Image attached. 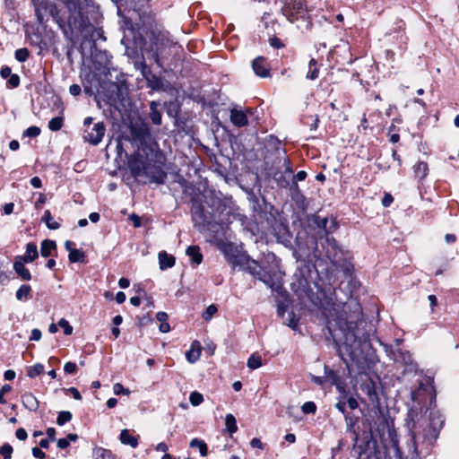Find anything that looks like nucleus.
<instances>
[{
  "instance_id": "1",
  "label": "nucleus",
  "mask_w": 459,
  "mask_h": 459,
  "mask_svg": "<svg viewBox=\"0 0 459 459\" xmlns=\"http://www.w3.org/2000/svg\"><path fill=\"white\" fill-rule=\"evenodd\" d=\"M361 317L360 306L358 303L354 304V312L351 319L340 317L336 325L345 333V341L342 346L339 347V354L343 362L350 366V363L359 362L362 357L360 349V340H359L353 333L356 326V322Z\"/></svg>"
},
{
  "instance_id": "2",
  "label": "nucleus",
  "mask_w": 459,
  "mask_h": 459,
  "mask_svg": "<svg viewBox=\"0 0 459 459\" xmlns=\"http://www.w3.org/2000/svg\"><path fill=\"white\" fill-rule=\"evenodd\" d=\"M230 264L233 269L238 268L257 278L283 299L287 298L288 292L283 289L276 275H272L264 271L255 260L251 259L246 253L240 251Z\"/></svg>"
},
{
  "instance_id": "3",
  "label": "nucleus",
  "mask_w": 459,
  "mask_h": 459,
  "mask_svg": "<svg viewBox=\"0 0 459 459\" xmlns=\"http://www.w3.org/2000/svg\"><path fill=\"white\" fill-rule=\"evenodd\" d=\"M205 204L212 208V212L206 211L199 197L191 199V213L194 226L199 231H214L219 227L216 212L222 206L219 198L204 195Z\"/></svg>"
},
{
  "instance_id": "4",
  "label": "nucleus",
  "mask_w": 459,
  "mask_h": 459,
  "mask_svg": "<svg viewBox=\"0 0 459 459\" xmlns=\"http://www.w3.org/2000/svg\"><path fill=\"white\" fill-rule=\"evenodd\" d=\"M165 155L160 151L152 152V159L147 158L143 177L149 179L151 183L163 184L167 178V173L164 170Z\"/></svg>"
},
{
  "instance_id": "5",
  "label": "nucleus",
  "mask_w": 459,
  "mask_h": 459,
  "mask_svg": "<svg viewBox=\"0 0 459 459\" xmlns=\"http://www.w3.org/2000/svg\"><path fill=\"white\" fill-rule=\"evenodd\" d=\"M105 132L106 126L104 123L98 122L84 130L83 139L92 145H98L102 141Z\"/></svg>"
},
{
  "instance_id": "6",
  "label": "nucleus",
  "mask_w": 459,
  "mask_h": 459,
  "mask_svg": "<svg viewBox=\"0 0 459 459\" xmlns=\"http://www.w3.org/2000/svg\"><path fill=\"white\" fill-rule=\"evenodd\" d=\"M378 384H380L379 381L368 377L360 385L362 392L368 396V402L374 407H379L380 405Z\"/></svg>"
},
{
  "instance_id": "7",
  "label": "nucleus",
  "mask_w": 459,
  "mask_h": 459,
  "mask_svg": "<svg viewBox=\"0 0 459 459\" xmlns=\"http://www.w3.org/2000/svg\"><path fill=\"white\" fill-rule=\"evenodd\" d=\"M321 246L325 250L324 255L325 258H327L332 264H335L340 252L335 239L326 234L324 242L321 243Z\"/></svg>"
},
{
  "instance_id": "8",
  "label": "nucleus",
  "mask_w": 459,
  "mask_h": 459,
  "mask_svg": "<svg viewBox=\"0 0 459 459\" xmlns=\"http://www.w3.org/2000/svg\"><path fill=\"white\" fill-rule=\"evenodd\" d=\"M304 9L303 4L299 0H286L282 7V13L290 22L297 19V14L300 13Z\"/></svg>"
},
{
  "instance_id": "9",
  "label": "nucleus",
  "mask_w": 459,
  "mask_h": 459,
  "mask_svg": "<svg viewBox=\"0 0 459 459\" xmlns=\"http://www.w3.org/2000/svg\"><path fill=\"white\" fill-rule=\"evenodd\" d=\"M252 68L254 73L262 78L270 76V66L264 56H257L252 62Z\"/></svg>"
},
{
  "instance_id": "10",
  "label": "nucleus",
  "mask_w": 459,
  "mask_h": 459,
  "mask_svg": "<svg viewBox=\"0 0 459 459\" xmlns=\"http://www.w3.org/2000/svg\"><path fill=\"white\" fill-rule=\"evenodd\" d=\"M146 163L147 160H143L139 155L134 156L131 159H129L128 167L130 169L132 175L136 178L143 177V171L145 170Z\"/></svg>"
},
{
  "instance_id": "11",
  "label": "nucleus",
  "mask_w": 459,
  "mask_h": 459,
  "mask_svg": "<svg viewBox=\"0 0 459 459\" xmlns=\"http://www.w3.org/2000/svg\"><path fill=\"white\" fill-rule=\"evenodd\" d=\"M325 382H329L331 385H335L340 393H345L343 383L342 382L341 377L337 372L333 369L325 368Z\"/></svg>"
},
{
  "instance_id": "12",
  "label": "nucleus",
  "mask_w": 459,
  "mask_h": 459,
  "mask_svg": "<svg viewBox=\"0 0 459 459\" xmlns=\"http://www.w3.org/2000/svg\"><path fill=\"white\" fill-rule=\"evenodd\" d=\"M133 136L135 140L139 141L141 145L148 144L152 140L150 129L147 126L132 129Z\"/></svg>"
},
{
  "instance_id": "13",
  "label": "nucleus",
  "mask_w": 459,
  "mask_h": 459,
  "mask_svg": "<svg viewBox=\"0 0 459 459\" xmlns=\"http://www.w3.org/2000/svg\"><path fill=\"white\" fill-rule=\"evenodd\" d=\"M26 262L22 261L20 255H17L13 263V270L23 281L31 280V273L24 265Z\"/></svg>"
},
{
  "instance_id": "14",
  "label": "nucleus",
  "mask_w": 459,
  "mask_h": 459,
  "mask_svg": "<svg viewBox=\"0 0 459 459\" xmlns=\"http://www.w3.org/2000/svg\"><path fill=\"white\" fill-rule=\"evenodd\" d=\"M220 249L223 253L226 260L230 264L234 257H236L237 255L239 254L241 251L234 244L228 242V243H222L220 247Z\"/></svg>"
},
{
  "instance_id": "15",
  "label": "nucleus",
  "mask_w": 459,
  "mask_h": 459,
  "mask_svg": "<svg viewBox=\"0 0 459 459\" xmlns=\"http://www.w3.org/2000/svg\"><path fill=\"white\" fill-rule=\"evenodd\" d=\"M230 121L234 126L242 127L247 125V117L244 111L233 108L230 111Z\"/></svg>"
},
{
  "instance_id": "16",
  "label": "nucleus",
  "mask_w": 459,
  "mask_h": 459,
  "mask_svg": "<svg viewBox=\"0 0 459 459\" xmlns=\"http://www.w3.org/2000/svg\"><path fill=\"white\" fill-rule=\"evenodd\" d=\"M158 258L160 270H167L175 264V257L172 255H169L166 251L160 252Z\"/></svg>"
},
{
  "instance_id": "17",
  "label": "nucleus",
  "mask_w": 459,
  "mask_h": 459,
  "mask_svg": "<svg viewBox=\"0 0 459 459\" xmlns=\"http://www.w3.org/2000/svg\"><path fill=\"white\" fill-rule=\"evenodd\" d=\"M201 356V345L199 342L194 341L190 349L186 352V358L189 363L196 362Z\"/></svg>"
},
{
  "instance_id": "18",
  "label": "nucleus",
  "mask_w": 459,
  "mask_h": 459,
  "mask_svg": "<svg viewBox=\"0 0 459 459\" xmlns=\"http://www.w3.org/2000/svg\"><path fill=\"white\" fill-rule=\"evenodd\" d=\"M22 260L27 263H32L39 256L37 245L33 242H29L26 245V252L24 255H20Z\"/></svg>"
},
{
  "instance_id": "19",
  "label": "nucleus",
  "mask_w": 459,
  "mask_h": 459,
  "mask_svg": "<svg viewBox=\"0 0 459 459\" xmlns=\"http://www.w3.org/2000/svg\"><path fill=\"white\" fill-rule=\"evenodd\" d=\"M22 404L31 411H36L39 408V402L31 393L24 394L22 396Z\"/></svg>"
},
{
  "instance_id": "20",
  "label": "nucleus",
  "mask_w": 459,
  "mask_h": 459,
  "mask_svg": "<svg viewBox=\"0 0 459 459\" xmlns=\"http://www.w3.org/2000/svg\"><path fill=\"white\" fill-rule=\"evenodd\" d=\"M160 104L156 101H152L150 103V114L149 117L153 125L160 126L162 121V117L160 111L158 109Z\"/></svg>"
},
{
  "instance_id": "21",
  "label": "nucleus",
  "mask_w": 459,
  "mask_h": 459,
  "mask_svg": "<svg viewBox=\"0 0 459 459\" xmlns=\"http://www.w3.org/2000/svg\"><path fill=\"white\" fill-rule=\"evenodd\" d=\"M119 439L122 444L128 445L133 448H135L138 446L137 438L132 436L127 429H123L121 431Z\"/></svg>"
},
{
  "instance_id": "22",
  "label": "nucleus",
  "mask_w": 459,
  "mask_h": 459,
  "mask_svg": "<svg viewBox=\"0 0 459 459\" xmlns=\"http://www.w3.org/2000/svg\"><path fill=\"white\" fill-rule=\"evenodd\" d=\"M290 192L291 198L298 204L299 203L303 204L305 202V196L302 194L298 183L291 182V185L290 186Z\"/></svg>"
},
{
  "instance_id": "23",
  "label": "nucleus",
  "mask_w": 459,
  "mask_h": 459,
  "mask_svg": "<svg viewBox=\"0 0 459 459\" xmlns=\"http://www.w3.org/2000/svg\"><path fill=\"white\" fill-rule=\"evenodd\" d=\"M186 255L191 258L192 262L195 264H200L203 261V255L197 246H190L186 249Z\"/></svg>"
},
{
  "instance_id": "24",
  "label": "nucleus",
  "mask_w": 459,
  "mask_h": 459,
  "mask_svg": "<svg viewBox=\"0 0 459 459\" xmlns=\"http://www.w3.org/2000/svg\"><path fill=\"white\" fill-rule=\"evenodd\" d=\"M56 247V245L54 240L45 239L41 242L40 254L43 257H48Z\"/></svg>"
},
{
  "instance_id": "25",
  "label": "nucleus",
  "mask_w": 459,
  "mask_h": 459,
  "mask_svg": "<svg viewBox=\"0 0 459 459\" xmlns=\"http://www.w3.org/2000/svg\"><path fill=\"white\" fill-rule=\"evenodd\" d=\"M32 3L34 4L35 15L37 17L38 22L41 24L44 22L43 12L47 9L46 3L43 1L36 0H32Z\"/></svg>"
},
{
  "instance_id": "26",
  "label": "nucleus",
  "mask_w": 459,
  "mask_h": 459,
  "mask_svg": "<svg viewBox=\"0 0 459 459\" xmlns=\"http://www.w3.org/2000/svg\"><path fill=\"white\" fill-rule=\"evenodd\" d=\"M147 87L153 91H160L163 88L162 79L156 74H152L146 79Z\"/></svg>"
},
{
  "instance_id": "27",
  "label": "nucleus",
  "mask_w": 459,
  "mask_h": 459,
  "mask_svg": "<svg viewBox=\"0 0 459 459\" xmlns=\"http://www.w3.org/2000/svg\"><path fill=\"white\" fill-rule=\"evenodd\" d=\"M31 287L28 284H22L16 290L15 296L19 301H26L30 298Z\"/></svg>"
},
{
  "instance_id": "28",
  "label": "nucleus",
  "mask_w": 459,
  "mask_h": 459,
  "mask_svg": "<svg viewBox=\"0 0 459 459\" xmlns=\"http://www.w3.org/2000/svg\"><path fill=\"white\" fill-rule=\"evenodd\" d=\"M41 220L49 230H57L60 228V224L53 219L49 210L45 211Z\"/></svg>"
},
{
  "instance_id": "29",
  "label": "nucleus",
  "mask_w": 459,
  "mask_h": 459,
  "mask_svg": "<svg viewBox=\"0 0 459 459\" xmlns=\"http://www.w3.org/2000/svg\"><path fill=\"white\" fill-rule=\"evenodd\" d=\"M225 426L227 431L232 435L237 432L238 426H237V420L233 414L229 413L225 417Z\"/></svg>"
},
{
  "instance_id": "30",
  "label": "nucleus",
  "mask_w": 459,
  "mask_h": 459,
  "mask_svg": "<svg viewBox=\"0 0 459 459\" xmlns=\"http://www.w3.org/2000/svg\"><path fill=\"white\" fill-rule=\"evenodd\" d=\"M190 447H197L202 456H206L208 454V448L206 443L199 438H194L190 441Z\"/></svg>"
},
{
  "instance_id": "31",
  "label": "nucleus",
  "mask_w": 459,
  "mask_h": 459,
  "mask_svg": "<svg viewBox=\"0 0 459 459\" xmlns=\"http://www.w3.org/2000/svg\"><path fill=\"white\" fill-rule=\"evenodd\" d=\"M94 459H115L111 451L103 447H95L93 449Z\"/></svg>"
},
{
  "instance_id": "32",
  "label": "nucleus",
  "mask_w": 459,
  "mask_h": 459,
  "mask_svg": "<svg viewBox=\"0 0 459 459\" xmlns=\"http://www.w3.org/2000/svg\"><path fill=\"white\" fill-rule=\"evenodd\" d=\"M413 169H414L415 176L417 178L422 179L427 176L429 167L426 162L419 161L414 165Z\"/></svg>"
},
{
  "instance_id": "33",
  "label": "nucleus",
  "mask_w": 459,
  "mask_h": 459,
  "mask_svg": "<svg viewBox=\"0 0 459 459\" xmlns=\"http://www.w3.org/2000/svg\"><path fill=\"white\" fill-rule=\"evenodd\" d=\"M318 74L317 62L315 58H311L308 63V71L306 77L309 80H316L318 77Z\"/></svg>"
},
{
  "instance_id": "34",
  "label": "nucleus",
  "mask_w": 459,
  "mask_h": 459,
  "mask_svg": "<svg viewBox=\"0 0 459 459\" xmlns=\"http://www.w3.org/2000/svg\"><path fill=\"white\" fill-rule=\"evenodd\" d=\"M85 255L81 249H71L68 259L71 263H79L84 261Z\"/></svg>"
},
{
  "instance_id": "35",
  "label": "nucleus",
  "mask_w": 459,
  "mask_h": 459,
  "mask_svg": "<svg viewBox=\"0 0 459 459\" xmlns=\"http://www.w3.org/2000/svg\"><path fill=\"white\" fill-rule=\"evenodd\" d=\"M407 425L409 427L410 431L411 432V445L410 446V450H411V453L415 456H419L420 455V452L418 451V446H417V442H416L417 436H416V433L413 430V429L415 427V423H412V425L411 426V423L407 422Z\"/></svg>"
},
{
  "instance_id": "36",
  "label": "nucleus",
  "mask_w": 459,
  "mask_h": 459,
  "mask_svg": "<svg viewBox=\"0 0 459 459\" xmlns=\"http://www.w3.org/2000/svg\"><path fill=\"white\" fill-rule=\"evenodd\" d=\"M43 372L44 366L40 363H36L27 369V376L30 378H35L36 377L41 375Z\"/></svg>"
},
{
  "instance_id": "37",
  "label": "nucleus",
  "mask_w": 459,
  "mask_h": 459,
  "mask_svg": "<svg viewBox=\"0 0 459 459\" xmlns=\"http://www.w3.org/2000/svg\"><path fill=\"white\" fill-rule=\"evenodd\" d=\"M344 420H345V423H346L347 431L355 434V441H357L358 434L356 433V430L354 429V426L357 423V419L351 416L350 414H345Z\"/></svg>"
},
{
  "instance_id": "38",
  "label": "nucleus",
  "mask_w": 459,
  "mask_h": 459,
  "mask_svg": "<svg viewBox=\"0 0 459 459\" xmlns=\"http://www.w3.org/2000/svg\"><path fill=\"white\" fill-rule=\"evenodd\" d=\"M134 66L137 70H139L143 75V77L146 80L149 76H151L153 73L151 68L145 64L144 61H141L139 63H135Z\"/></svg>"
},
{
  "instance_id": "39",
  "label": "nucleus",
  "mask_w": 459,
  "mask_h": 459,
  "mask_svg": "<svg viewBox=\"0 0 459 459\" xmlns=\"http://www.w3.org/2000/svg\"><path fill=\"white\" fill-rule=\"evenodd\" d=\"M247 365L251 369H256L262 366V358L259 355L252 354L248 358Z\"/></svg>"
},
{
  "instance_id": "40",
  "label": "nucleus",
  "mask_w": 459,
  "mask_h": 459,
  "mask_svg": "<svg viewBox=\"0 0 459 459\" xmlns=\"http://www.w3.org/2000/svg\"><path fill=\"white\" fill-rule=\"evenodd\" d=\"M73 418V415L68 411H62L58 413L56 419V424L59 426L65 425L66 422L70 421Z\"/></svg>"
},
{
  "instance_id": "41",
  "label": "nucleus",
  "mask_w": 459,
  "mask_h": 459,
  "mask_svg": "<svg viewBox=\"0 0 459 459\" xmlns=\"http://www.w3.org/2000/svg\"><path fill=\"white\" fill-rule=\"evenodd\" d=\"M63 122H64V119L61 117H53L48 122V128L53 132L58 131L62 128Z\"/></svg>"
},
{
  "instance_id": "42",
  "label": "nucleus",
  "mask_w": 459,
  "mask_h": 459,
  "mask_svg": "<svg viewBox=\"0 0 459 459\" xmlns=\"http://www.w3.org/2000/svg\"><path fill=\"white\" fill-rule=\"evenodd\" d=\"M30 56V51L26 48H19L15 51V58L19 62H25Z\"/></svg>"
},
{
  "instance_id": "43",
  "label": "nucleus",
  "mask_w": 459,
  "mask_h": 459,
  "mask_svg": "<svg viewBox=\"0 0 459 459\" xmlns=\"http://www.w3.org/2000/svg\"><path fill=\"white\" fill-rule=\"evenodd\" d=\"M189 401H190V403L193 406H197V405H199L200 403H203L204 396H203L202 394H200V393H198L196 391H194L189 395Z\"/></svg>"
},
{
  "instance_id": "44",
  "label": "nucleus",
  "mask_w": 459,
  "mask_h": 459,
  "mask_svg": "<svg viewBox=\"0 0 459 459\" xmlns=\"http://www.w3.org/2000/svg\"><path fill=\"white\" fill-rule=\"evenodd\" d=\"M273 178L277 182V185L281 188L290 187V186L291 185V181L287 179L282 174L279 176L275 174Z\"/></svg>"
},
{
  "instance_id": "45",
  "label": "nucleus",
  "mask_w": 459,
  "mask_h": 459,
  "mask_svg": "<svg viewBox=\"0 0 459 459\" xmlns=\"http://www.w3.org/2000/svg\"><path fill=\"white\" fill-rule=\"evenodd\" d=\"M301 410L305 414H314L316 411V405L314 402H306L302 406Z\"/></svg>"
},
{
  "instance_id": "46",
  "label": "nucleus",
  "mask_w": 459,
  "mask_h": 459,
  "mask_svg": "<svg viewBox=\"0 0 459 459\" xmlns=\"http://www.w3.org/2000/svg\"><path fill=\"white\" fill-rule=\"evenodd\" d=\"M40 132H41V130L39 127L32 126L28 127L23 132V136L24 137H37L38 135H39Z\"/></svg>"
},
{
  "instance_id": "47",
  "label": "nucleus",
  "mask_w": 459,
  "mask_h": 459,
  "mask_svg": "<svg viewBox=\"0 0 459 459\" xmlns=\"http://www.w3.org/2000/svg\"><path fill=\"white\" fill-rule=\"evenodd\" d=\"M13 454V447L9 444H4L0 448V455H3L4 459H11Z\"/></svg>"
},
{
  "instance_id": "48",
  "label": "nucleus",
  "mask_w": 459,
  "mask_h": 459,
  "mask_svg": "<svg viewBox=\"0 0 459 459\" xmlns=\"http://www.w3.org/2000/svg\"><path fill=\"white\" fill-rule=\"evenodd\" d=\"M58 325L64 329V333L65 335H71L73 333V327L70 325L69 322L66 319L62 318L58 322Z\"/></svg>"
},
{
  "instance_id": "49",
  "label": "nucleus",
  "mask_w": 459,
  "mask_h": 459,
  "mask_svg": "<svg viewBox=\"0 0 459 459\" xmlns=\"http://www.w3.org/2000/svg\"><path fill=\"white\" fill-rule=\"evenodd\" d=\"M287 320H288L287 325L289 327H290L291 329L295 330L298 326L299 317H297L296 315L293 312H291V313H289Z\"/></svg>"
},
{
  "instance_id": "50",
  "label": "nucleus",
  "mask_w": 459,
  "mask_h": 459,
  "mask_svg": "<svg viewBox=\"0 0 459 459\" xmlns=\"http://www.w3.org/2000/svg\"><path fill=\"white\" fill-rule=\"evenodd\" d=\"M217 312V307L215 305H210L203 314V317L204 320H210L213 315Z\"/></svg>"
},
{
  "instance_id": "51",
  "label": "nucleus",
  "mask_w": 459,
  "mask_h": 459,
  "mask_svg": "<svg viewBox=\"0 0 459 459\" xmlns=\"http://www.w3.org/2000/svg\"><path fill=\"white\" fill-rule=\"evenodd\" d=\"M113 392L117 395H119L121 394H129V393H130L129 390L128 389H125L123 385L120 384V383H116L113 385Z\"/></svg>"
},
{
  "instance_id": "52",
  "label": "nucleus",
  "mask_w": 459,
  "mask_h": 459,
  "mask_svg": "<svg viewBox=\"0 0 459 459\" xmlns=\"http://www.w3.org/2000/svg\"><path fill=\"white\" fill-rule=\"evenodd\" d=\"M64 371L67 374H75L77 372V365L74 362H66L64 366Z\"/></svg>"
},
{
  "instance_id": "53",
  "label": "nucleus",
  "mask_w": 459,
  "mask_h": 459,
  "mask_svg": "<svg viewBox=\"0 0 459 459\" xmlns=\"http://www.w3.org/2000/svg\"><path fill=\"white\" fill-rule=\"evenodd\" d=\"M20 84V77L17 74H12L7 81V86L10 88H16Z\"/></svg>"
},
{
  "instance_id": "54",
  "label": "nucleus",
  "mask_w": 459,
  "mask_h": 459,
  "mask_svg": "<svg viewBox=\"0 0 459 459\" xmlns=\"http://www.w3.org/2000/svg\"><path fill=\"white\" fill-rule=\"evenodd\" d=\"M307 178V172L304 171V170H300L299 171L296 175H294L292 177V179H291V182H296L298 183V181H303L305 180Z\"/></svg>"
},
{
  "instance_id": "55",
  "label": "nucleus",
  "mask_w": 459,
  "mask_h": 459,
  "mask_svg": "<svg viewBox=\"0 0 459 459\" xmlns=\"http://www.w3.org/2000/svg\"><path fill=\"white\" fill-rule=\"evenodd\" d=\"M283 167H284V172L286 174H289V175H292L293 174V169H292V167H291V164H290V160L289 158H284L283 159Z\"/></svg>"
},
{
  "instance_id": "56",
  "label": "nucleus",
  "mask_w": 459,
  "mask_h": 459,
  "mask_svg": "<svg viewBox=\"0 0 459 459\" xmlns=\"http://www.w3.org/2000/svg\"><path fill=\"white\" fill-rule=\"evenodd\" d=\"M394 202V197L391 194L385 193L383 199H382V204L384 207H388L391 205V204Z\"/></svg>"
},
{
  "instance_id": "57",
  "label": "nucleus",
  "mask_w": 459,
  "mask_h": 459,
  "mask_svg": "<svg viewBox=\"0 0 459 459\" xmlns=\"http://www.w3.org/2000/svg\"><path fill=\"white\" fill-rule=\"evenodd\" d=\"M47 202V196L40 193L38 200L35 202V208L37 210L41 209L42 205Z\"/></svg>"
},
{
  "instance_id": "58",
  "label": "nucleus",
  "mask_w": 459,
  "mask_h": 459,
  "mask_svg": "<svg viewBox=\"0 0 459 459\" xmlns=\"http://www.w3.org/2000/svg\"><path fill=\"white\" fill-rule=\"evenodd\" d=\"M270 45H271L273 48H277V49L281 48H283V46H284V45L282 44L281 40L280 39L276 38V37H273V38H272V39H270Z\"/></svg>"
},
{
  "instance_id": "59",
  "label": "nucleus",
  "mask_w": 459,
  "mask_h": 459,
  "mask_svg": "<svg viewBox=\"0 0 459 459\" xmlns=\"http://www.w3.org/2000/svg\"><path fill=\"white\" fill-rule=\"evenodd\" d=\"M42 333L39 329L34 328L31 331V335L30 337V341H39L41 339Z\"/></svg>"
},
{
  "instance_id": "60",
  "label": "nucleus",
  "mask_w": 459,
  "mask_h": 459,
  "mask_svg": "<svg viewBox=\"0 0 459 459\" xmlns=\"http://www.w3.org/2000/svg\"><path fill=\"white\" fill-rule=\"evenodd\" d=\"M82 91L81 86L78 84H72L69 87V93L73 96H78Z\"/></svg>"
},
{
  "instance_id": "61",
  "label": "nucleus",
  "mask_w": 459,
  "mask_h": 459,
  "mask_svg": "<svg viewBox=\"0 0 459 459\" xmlns=\"http://www.w3.org/2000/svg\"><path fill=\"white\" fill-rule=\"evenodd\" d=\"M15 436L19 440H25L28 437L26 430L22 428H20L16 430Z\"/></svg>"
},
{
  "instance_id": "62",
  "label": "nucleus",
  "mask_w": 459,
  "mask_h": 459,
  "mask_svg": "<svg viewBox=\"0 0 459 459\" xmlns=\"http://www.w3.org/2000/svg\"><path fill=\"white\" fill-rule=\"evenodd\" d=\"M32 455L39 459H44L46 457V454L39 447L32 448Z\"/></svg>"
},
{
  "instance_id": "63",
  "label": "nucleus",
  "mask_w": 459,
  "mask_h": 459,
  "mask_svg": "<svg viewBox=\"0 0 459 459\" xmlns=\"http://www.w3.org/2000/svg\"><path fill=\"white\" fill-rule=\"evenodd\" d=\"M67 392L70 393L75 400H78V401L82 400V395L77 388L70 387L67 389Z\"/></svg>"
},
{
  "instance_id": "64",
  "label": "nucleus",
  "mask_w": 459,
  "mask_h": 459,
  "mask_svg": "<svg viewBox=\"0 0 459 459\" xmlns=\"http://www.w3.org/2000/svg\"><path fill=\"white\" fill-rule=\"evenodd\" d=\"M351 410H355L359 407V403L354 397H349L346 403Z\"/></svg>"
}]
</instances>
